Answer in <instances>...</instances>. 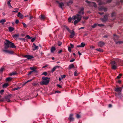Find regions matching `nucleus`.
<instances>
[{
	"instance_id": "obj_1",
	"label": "nucleus",
	"mask_w": 123,
	"mask_h": 123,
	"mask_svg": "<svg viewBox=\"0 0 123 123\" xmlns=\"http://www.w3.org/2000/svg\"><path fill=\"white\" fill-rule=\"evenodd\" d=\"M81 16L80 15L77 14L76 15L73 16L72 18L71 17H69L68 18V22H71L72 19L74 20H75L77 19V20H75L74 22V25H75L80 21L81 20Z\"/></svg>"
},
{
	"instance_id": "obj_2",
	"label": "nucleus",
	"mask_w": 123,
	"mask_h": 123,
	"mask_svg": "<svg viewBox=\"0 0 123 123\" xmlns=\"http://www.w3.org/2000/svg\"><path fill=\"white\" fill-rule=\"evenodd\" d=\"M5 49H7L9 47L12 48H15L16 47L14 45L13 43L9 41L8 40H6V42L5 43Z\"/></svg>"
},
{
	"instance_id": "obj_3",
	"label": "nucleus",
	"mask_w": 123,
	"mask_h": 123,
	"mask_svg": "<svg viewBox=\"0 0 123 123\" xmlns=\"http://www.w3.org/2000/svg\"><path fill=\"white\" fill-rule=\"evenodd\" d=\"M111 68L113 70H115L118 66L116 62V59L114 60L111 61Z\"/></svg>"
},
{
	"instance_id": "obj_4",
	"label": "nucleus",
	"mask_w": 123,
	"mask_h": 123,
	"mask_svg": "<svg viewBox=\"0 0 123 123\" xmlns=\"http://www.w3.org/2000/svg\"><path fill=\"white\" fill-rule=\"evenodd\" d=\"M85 2L89 4V5L91 6H93L95 7H96L97 6L96 4L93 2H90L87 0H86Z\"/></svg>"
},
{
	"instance_id": "obj_5",
	"label": "nucleus",
	"mask_w": 123,
	"mask_h": 123,
	"mask_svg": "<svg viewBox=\"0 0 123 123\" xmlns=\"http://www.w3.org/2000/svg\"><path fill=\"white\" fill-rule=\"evenodd\" d=\"M116 62L118 66H121L123 65V61L118 59H116Z\"/></svg>"
},
{
	"instance_id": "obj_6",
	"label": "nucleus",
	"mask_w": 123,
	"mask_h": 123,
	"mask_svg": "<svg viewBox=\"0 0 123 123\" xmlns=\"http://www.w3.org/2000/svg\"><path fill=\"white\" fill-rule=\"evenodd\" d=\"M49 82V80H48L42 81L40 83L41 85H47Z\"/></svg>"
},
{
	"instance_id": "obj_7",
	"label": "nucleus",
	"mask_w": 123,
	"mask_h": 123,
	"mask_svg": "<svg viewBox=\"0 0 123 123\" xmlns=\"http://www.w3.org/2000/svg\"><path fill=\"white\" fill-rule=\"evenodd\" d=\"M69 32L71 34L69 36L71 38H72L74 37L75 35V33L74 31H69Z\"/></svg>"
},
{
	"instance_id": "obj_8",
	"label": "nucleus",
	"mask_w": 123,
	"mask_h": 123,
	"mask_svg": "<svg viewBox=\"0 0 123 123\" xmlns=\"http://www.w3.org/2000/svg\"><path fill=\"white\" fill-rule=\"evenodd\" d=\"M108 16V14H106L104 16L103 18H100V19L103 22H105L107 20Z\"/></svg>"
},
{
	"instance_id": "obj_9",
	"label": "nucleus",
	"mask_w": 123,
	"mask_h": 123,
	"mask_svg": "<svg viewBox=\"0 0 123 123\" xmlns=\"http://www.w3.org/2000/svg\"><path fill=\"white\" fill-rule=\"evenodd\" d=\"M105 43L103 41H100L98 43V45L101 47L105 45Z\"/></svg>"
},
{
	"instance_id": "obj_10",
	"label": "nucleus",
	"mask_w": 123,
	"mask_h": 123,
	"mask_svg": "<svg viewBox=\"0 0 123 123\" xmlns=\"http://www.w3.org/2000/svg\"><path fill=\"white\" fill-rule=\"evenodd\" d=\"M56 2L59 4L58 6L61 9H62V6H64V4L62 2L59 3L58 1H57Z\"/></svg>"
},
{
	"instance_id": "obj_11",
	"label": "nucleus",
	"mask_w": 123,
	"mask_h": 123,
	"mask_svg": "<svg viewBox=\"0 0 123 123\" xmlns=\"http://www.w3.org/2000/svg\"><path fill=\"white\" fill-rule=\"evenodd\" d=\"M122 89V87H117L115 88V91L117 92H121Z\"/></svg>"
},
{
	"instance_id": "obj_12",
	"label": "nucleus",
	"mask_w": 123,
	"mask_h": 123,
	"mask_svg": "<svg viewBox=\"0 0 123 123\" xmlns=\"http://www.w3.org/2000/svg\"><path fill=\"white\" fill-rule=\"evenodd\" d=\"M73 114H71L68 118V119L71 121H73L74 120V119L73 117Z\"/></svg>"
},
{
	"instance_id": "obj_13",
	"label": "nucleus",
	"mask_w": 123,
	"mask_h": 123,
	"mask_svg": "<svg viewBox=\"0 0 123 123\" xmlns=\"http://www.w3.org/2000/svg\"><path fill=\"white\" fill-rule=\"evenodd\" d=\"M98 9L99 11H101L103 10H104V11L105 12L107 10V8L104 7H99Z\"/></svg>"
},
{
	"instance_id": "obj_14",
	"label": "nucleus",
	"mask_w": 123,
	"mask_h": 123,
	"mask_svg": "<svg viewBox=\"0 0 123 123\" xmlns=\"http://www.w3.org/2000/svg\"><path fill=\"white\" fill-rule=\"evenodd\" d=\"M3 51L10 54H13L14 52L12 51H10L7 50H3Z\"/></svg>"
},
{
	"instance_id": "obj_15",
	"label": "nucleus",
	"mask_w": 123,
	"mask_h": 123,
	"mask_svg": "<svg viewBox=\"0 0 123 123\" xmlns=\"http://www.w3.org/2000/svg\"><path fill=\"white\" fill-rule=\"evenodd\" d=\"M85 45V44L84 43H81V44L80 45H77V47H84Z\"/></svg>"
},
{
	"instance_id": "obj_16",
	"label": "nucleus",
	"mask_w": 123,
	"mask_h": 123,
	"mask_svg": "<svg viewBox=\"0 0 123 123\" xmlns=\"http://www.w3.org/2000/svg\"><path fill=\"white\" fill-rule=\"evenodd\" d=\"M98 2L99 5H101L105 3V2H103V0H98Z\"/></svg>"
},
{
	"instance_id": "obj_17",
	"label": "nucleus",
	"mask_w": 123,
	"mask_h": 123,
	"mask_svg": "<svg viewBox=\"0 0 123 123\" xmlns=\"http://www.w3.org/2000/svg\"><path fill=\"white\" fill-rule=\"evenodd\" d=\"M11 1V0H9L7 2V4L9 8H12V6H11L10 4V2Z\"/></svg>"
},
{
	"instance_id": "obj_18",
	"label": "nucleus",
	"mask_w": 123,
	"mask_h": 123,
	"mask_svg": "<svg viewBox=\"0 0 123 123\" xmlns=\"http://www.w3.org/2000/svg\"><path fill=\"white\" fill-rule=\"evenodd\" d=\"M84 8L82 7L81 8L79 12V13L80 14H83V10Z\"/></svg>"
},
{
	"instance_id": "obj_19",
	"label": "nucleus",
	"mask_w": 123,
	"mask_h": 123,
	"mask_svg": "<svg viewBox=\"0 0 123 123\" xmlns=\"http://www.w3.org/2000/svg\"><path fill=\"white\" fill-rule=\"evenodd\" d=\"M17 16L21 18H23V15L22 14H21L19 12H18Z\"/></svg>"
},
{
	"instance_id": "obj_20",
	"label": "nucleus",
	"mask_w": 123,
	"mask_h": 123,
	"mask_svg": "<svg viewBox=\"0 0 123 123\" xmlns=\"http://www.w3.org/2000/svg\"><path fill=\"white\" fill-rule=\"evenodd\" d=\"M24 57H25L28 58V59H31L33 57L32 56H31L30 55H26L24 56Z\"/></svg>"
},
{
	"instance_id": "obj_21",
	"label": "nucleus",
	"mask_w": 123,
	"mask_h": 123,
	"mask_svg": "<svg viewBox=\"0 0 123 123\" xmlns=\"http://www.w3.org/2000/svg\"><path fill=\"white\" fill-rule=\"evenodd\" d=\"M40 18L41 19L43 20L46 18V17L45 15H41L40 16Z\"/></svg>"
},
{
	"instance_id": "obj_22",
	"label": "nucleus",
	"mask_w": 123,
	"mask_h": 123,
	"mask_svg": "<svg viewBox=\"0 0 123 123\" xmlns=\"http://www.w3.org/2000/svg\"><path fill=\"white\" fill-rule=\"evenodd\" d=\"M73 3V1L72 0H69L67 3L68 6H69Z\"/></svg>"
},
{
	"instance_id": "obj_23",
	"label": "nucleus",
	"mask_w": 123,
	"mask_h": 123,
	"mask_svg": "<svg viewBox=\"0 0 123 123\" xmlns=\"http://www.w3.org/2000/svg\"><path fill=\"white\" fill-rule=\"evenodd\" d=\"M8 30L10 32H12L14 30V28L13 27H9Z\"/></svg>"
},
{
	"instance_id": "obj_24",
	"label": "nucleus",
	"mask_w": 123,
	"mask_h": 123,
	"mask_svg": "<svg viewBox=\"0 0 123 123\" xmlns=\"http://www.w3.org/2000/svg\"><path fill=\"white\" fill-rule=\"evenodd\" d=\"M30 69L31 70H32V71L34 72L36 70H35L36 69V68L34 67H30Z\"/></svg>"
},
{
	"instance_id": "obj_25",
	"label": "nucleus",
	"mask_w": 123,
	"mask_h": 123,
	"mask_svg": "<svg viewBox=\"0 0 123 123\" xmlns=\"http://www.w3.org/2000/svg\"><path fill=\"white\" fill-rule=\"evenodd\" d=\"M6 21L5 19H3L0 21V23L3 24Z\"/></svg>"
},
{
	"instance_id": "obj_26",
	"label": "nucleus",
	"mask_w": 123,
	"mask_h": 123,
	"mask_svg": "<svg viewBox=\"0 0 123 123\" xmlns=\"http://www.w3.org/2000/svg\"><path fill=\"white\" fill-rule=\"evenodd\" d=\"M114 38L115 40H116L118 38H119L118 36H117L115 34H114Z\"/></svg>"
},
{
	"instance_id": "obj_27",
	"label": "nucleus",
	"mask_w": 123,
	"mask_h": 123,
	"mask_svg": "<svg viewBox=\"0 0 123 123\" xmlns=\"http://www.w3.org/2000/svg\"><path fill=\"white\" fill-rule=\"evenodd\" d=\"M8 86V84L7 83H5L4 84L3 86V88H6Z\"/></svg>"
},
{
	"instance_id": "obj_28",
	"label": "nucleus",
	"mask_w": 123,
	"mask_h": 123,
	"mask_svg": "<svg viewBox=\"0 0 123 123\" xmlns=\"http://www.w3.org/2000/svg\"><path fill=\"white\" fill-rule=\"evenodd\" d=\"M74 67V65L73 64H71L69 66V69H71L73 68Z\"/></svg>"
},
{
	"instance_id": "obj_29",
	"label": "nucleus",
	"mask_w": 123,
	"mask_h": 123,
	"mask_svg": "<svg viewBox=\"0 0 123 123\" xmlns=\"http://www.w3.org/2000/svg\"><path fill=\"white\" fill-rule=\"evenodd\" d=\"M42 79L43 80H49V79L47 77H45L44 76L42 77Z\"/></svg>"
},
{
	"instance_id": "obj_30",
	"label": "nucleus",
	"mask_w": 123,
	"mask_h": 123,
	"mask_svg": "<svg viewBox=\"0 0 123 123\" xmlns=\"http://www.w3.org/2000/svg\"><path fill=\"white\" fill-rule=\"evenodd\" d=\"M19 36V35L18 34H16L14 35L13 36V37L14 38H17V37H18Z\"/></svg>"
},
{
	"instance_id": "obj_31",
	"label": "nucleus",
	"mask_w": 123,
	"mask_h": 123,
	"mask_svg": "<svg viewBox=\"0 0 123 123\" xmlns=\"http://www.w3.org/2000/svg\"><path fill=\"white\" fill-rule=\"evenodd\" d=\"M16 74H17V73L15 72H12V73H11L10 74V75L11 76L14 75H16Z\"/></svg>"
},
{
	"instance_id": "obj_32",
	"label": "nucleus",
	"mask_w": 123,
	"mask_h": 123,
	"mask_svg": "<svg viewBox=\"0 0 123 123\" xmlns=\"http://www.w3.org/2000/svg\"><path fill=\"white\" fill-rule=\"evenodd\" d=\"M97 25V24H94L93 25H92L91 27L93 28H94L96 27Z\"/></svg>"
},
{
	"instance_id": "obj_33",
	"label": "nucleus",
	"mask_w": 123,
	"mask_h": 123,
	"mask_svg": "<svg viewBox=\"0 0 123 123\" xmlns=\"http://www.w3.org/2000/svg\"><path fill=\"white\" fill-rule=\"evenodd\" d=\"M96 50L101 52H103V50L100 48L99 49H96Z\"/></svg>"
},
{
	"instance_id": "obj_34",
	"label": "nucleus",
	"mask_w": 123,
	"mask_h": 123,
	"mask_svg": "<svg viewBox=\"0 0 123 123\" xmlns=\"http://www.w3.org/2000/svg\"><path fill=\"white\" fill-rule=\"evenodd\" d=\"M38 49V46H37L35 47L33 49V50H35L36 49Z\"/></svg>"
},
{
	"instance_id": "obj_35",
	"label": "nucleus",
	"mask_w": 123,
	"mask_h": 123,
	"mask_svg": "<svg viewBox=\"0 0 123 123\" xmlns=\"http://www.w3.org/2000/svg\"><path fill=\"white\" fill-rule=\"evenodd\" d=\"M12 78L10 77H8L6 78V81H11L12 80Z\"/></svg>"
},
{
	"instance_id": "obj_36",
	"label": "nucleus",
	"mask_w": 123,
	"mask_h": 123,
	"mask_svg": "<svg viewBox=\"0 0 123 123\" xmlns=\"http://www.w3.org/2000/svg\"><path fill=\"white\" fill-rule=\"evenodd\" d=\"M77 70H75L74 73V75L75 76H77L78 75V73H77Z\"/></svg>"
},
{
	"instance_id": "obj_37",
	"label": "nucleus",
	"mask_w": 123,
	"mask_h": 123,
	"mask_svg": "<svg viewBox=\"0 0 123 123\" xmlns=\"http://www.w3.org/2000/svg\"><path fill=\"white\" fill-rule=\"evenodd\" d=\"M14 10H16V11H12V12H18V8H15Z\"/></svg>"
},
{
	"instance_id": "obj_38",
	"label": "nucleus",
	"mask_w": 123,
	"mask_h": 123,
	"mask_svg": "<svg viewBox=\"0 0 123 123\" xmlns=\"http://www.w3.org/2000/svg\"><path fill=\"white\" fill-rule=\"evenodd\" d=\"M12 96V95L11 94H9L7 96V98L10 99L11 98Z\"/></svg>"
},
{
	"instance_id": "obj_39",
	"label": "nucleus",
	"mask_w": 123,
	"mask_h": 123,
	"mask_svg": "<svg viewBox=\"0 0 123 123\" xmlns=\"http://www.w3.org/2000/svg\"><path fill=\"white\" fill-rule=\"evenodd\" d=\"M62 42H60V41H58L57 43V44L58 46H60L62 45Z\"/></svg>"
},
{
	"instance_id": "obj_40",
	"label": "nucleus",
	"mask_w": 123,
	"mask_h": 123,
	"mask_svg": "<svg viewBox=\"0 0 123 123\" xmlns=\"http://www.w3.org/2000/svg\"><path fill=\"white\" fill-rule=\"evenodd\" d=\"M76 117L77 118H79L81 117L78 114H77Z\"/></svg>"
},
{
	"instance_id": "obj_41",
	"label": "nucleus",
	"mask_w": 123,
	"mask_h": 123,
	"mask_svg": "<svg viewBox=\"0 0 123 123\" xmlns=\"http://www.w3.org/2000/svg\"><path fill=\"white\" fill-rule=\"evenodd\" d=\"M54 52V47L52 46L51 49V52L52 53H53Z\"/></svg>"
},
{
	"instance_id": "obj_42",
	"label": "nucleus",
	"mask_w": 123,
	"mask_h": 123,
	"mask_svg": "<svg viewBox=\"0 0 123 123\" xmlns=\"http://www.w3.org/2000/svg\"><path fill=\"white\" fill-rule=\"evenodd\" d=\"M31 81H32V80H28L27 81H26L25 83L23 85H25V84H26L27 83H28L29 82Z\"/></svg>"
},
{
	"instance_id": "obj_43",
	"label": "nucleus",
	"mask_w": 123,
	"mask_h": 123,
	"mask_svg": "<svg viewBox=\"0 0 123 123\" xmlns=\"http://www.w3.org/2000/svg\"><path fill=\"white\" fill-rule=\"evenodd\" d=\"M122 75V74H119V75L117 76V78L119 79L121 78V76Z\"/></svg>"
},
{
	"instance_id": "obj_44",
	"label": "nucleus",
	"mask_w": 123,
	"mask_h": 123,
	"mask_svg": "<svg viewBox=\"0 0 123 123\" xmlns=\"http://www.w3.org/2000/svg\"><path fill=\"white\" fill-rule=\"evenodd\" d=\"M22 24H23L24 26V27L25 28H26L27 27V26L26 24L24 23H22Z\"/></svg>"
},
{
	"instance_id": "obj_45",
	"label": "nucleus",
	"mask_w": 123,
	"mask_h": 123,
	"mask_svg": "<svg viewBox=\"0 0 123 123\" xmlns=\"http://www.w3.org/2000/svg\"><path fill=\"white\" fill-rule=\"evenodd\" d=\"M66 75H61V78L62 79L63 78H65L66 77Z\"/></svg>"
},
{
	"instance_id": "obj_46",
	"label": "nucleus",
	"mask_w": 123,
	"mask_h": 123,
	"mask_svg": "<svg viewBox=\"0 0 123 123\" xmlns=\"http://www.w3.org/2000/svg\"><path fill=\"white\" fill-rule=\"evenodd\" d=\"M47 73L46 72H43V74L46 76L47 75Z\"/></svg>"
},
{
	"instance_id": "obj_47",
	"label": "nucleus",
	"mask_w": 123,
	"mask_h": 123,
	"mask_svg": "<svg viewBox=\"0 0 123 123\" xmlns=\"http://www.w3.org/2000/svg\"><path fill=\"white\" fill-rule=\"evenodd\" d=\"M98 26L100 27L103 26L104 25L102 24H98Z\"/></svg>"
},
{
	"instance_id": "obj_48",
	"label": "nucleus",
	"mask_w": 123,
	"mask_h": 123,
	"mask_svg": "<svg viewBox=\"0 0 123 123\" xmlns=\"http://www.w3.org/2000/svg\"><path fill=\"white\" fill-rule=\"evenodd\" d=\"M115 14H116L114 12L112 13L111 14V17H113L115 16Z\"/></svg>"
},
{
	"instance_id": "obj_49",
	"label": "nucleus",
	"mask_w": 123,
	"mask_h": 123,
	"mask_svg": "<svg viewBox=\"0 0 123 123\" xmlns=\"http://www.w3.org/2000/svg\"><path fill=\"white\" fill-rule=\"evenodd\" d=\"M123 43V42L121 41H119L116 42V43L117 44L118 43L120 44V43Z\"/></svg>"
},
{
	"instance_id": "obj_50",
	"label": "nucleus",
	"mask_w": 123,
	"mask_h": 123,
	"mask_svg": "<svg viewBox=\"0 0 123 123\" xmlns=\"http://www.w3.org/2000/svg\"><path fill=\"white\" fill-rule=\"evenodd\" d=\"M37 85H38V84L37 83H33L32 84V85L33 86H36Z\"/></svg>"
},
{
	"instance_id": "obj_51",
	"label": "nucleus",
	"mask_w": 123,
	"mask_h": 123,
	"mask_svg": "<svg viewBox=\"0 0 123 123\" xmlns=\"http://www.w3.org/2000/svg\"><path fill=\"white\" fill-rule=\"evenodd\" d=\"M19 87L16 88H14L13 89V90H14V91H15V90H17L19 89Z\"/></svg>"
},
{
	"instance_id": "obj_52",
	"label": "nucleus",
	"mask_w": 123,
	"mask_h": 123,
	"mask_svg": "<svg viewBox=\"0 0 123 123\" xmlns=\"http://www.w3.org/2000/svg\"><path fill=\"white\" fill-rule=\"evenodd\" d=\"M4 68H2L0 69V72H2L4 70Z\"/></svg>"
},
{
	"instance_id": "obj_53",
	"label": "nucleus",
	"mask_w": 123,
	"mask_h": 123,
	"mask_svg": "<svg viewBox=\"0 0 123 123\" xmlns=\"http://www.w3.org/2000/svg\"><path fill=\"white\" fill-rule=\"evenodd\" d=\"M6 100L8 102H10L11 101L10 99L7 98H6Z\"/></svg>"
},
{
	"instance_id": "obj_54",
	"label": "nucleus",
	"mask_w": 123,
	"mask_h": 123,
	"mask_svg": "<svg viewBox=\"0 0 123 123\" xmlns=\"http://www.w3.org/2000/svg\"><path fill=\"white\" fill-rule=\"evenodd\" d=\"M35 39V38H33L31 39V41L32 42H34Z\"/></svg>"
},
{
	"instance_id": "obj_55",
	"label": "nucleus",
	"mask_w": 123,
	"mask_h": 123,
	"mask_svg": "<svg viewBox=\"0 0 123 123\" xmlns=\"http://www.w3.org/2000/svg\"><path fill=\"white\" fill-rule=\"evenodd\" d=\"M4 91V90H2L0 91V93L2 94L3 93Z\"/></svg>"
},
{
	"instance_id": "obj_56",
	"label": "nucleus",
	"mask_w": 123,
	"mask_h": 123,
	"mask_svg": "<svg viewBox=\"0 0 123 123\" xmlns=\"http://www.w3.org/2000/svg\"><path fill=\"white\" fill-rule=\"evenodd\" d=\"M57 86H58V87L60 88H62V86L60 85L59 84H57Z\"/></svg>"
},
{
	"instance_id": "obj_57",
	"label": "nucleus",
	"mask_w": 123,
	"mask_h": 123,
	"mask_svg": "<svg viewBox=\"0 0 123 123\" xmlns=\"http://www.w3.org/2000/svg\"><path fill=\"white\" fill-rule=\"evenodd\" d=\"M65 28L66 29H67V30H68V31H69H69H70V30L69 29V28H68V27L66 26L65 27Z\"/></svg>"
},
{
	"instance_id": "obj_58",
	"label": "nucleus",
	"mask_w": 123,
	"mask_h": 123,
	"mask_svg": "<svg viewBox=\"0 0 123 123\" xmlns=\"http://www.w3.org/2000/svg\"><path fill=\"white\" fill-rule=\"evenodd\" d=\"M26 37L28 38V39H30L31 38L30 37V36L29 35H27L26 36Z\"/></svg>"
},
{
	"instance_id": "obj_59",
	"label": "nucleus",
	"mask_w": 123,
	"mask_h": 123,
	"mask_svg": "<svg viewBox=\"0 0 123 123\" xmlns=\"http://www.w3.org/2000/svg\"><path fill=\"white\" fill-rule=\"evenodd\" d=\"M70 47H71V48H73L74 47V45L72 44L71 43L70 44Z\"/></svg>"
},
{
	"instance_id": "obj_60",
	"label": "nucleus",
	"mask_w": 123,
	"mask_h": 123,
	"mask_svg": "<svg viewBox=\"0 0 123 123\" xmlns=\"http://www.w3.org/2000/svg\"><path fill=\"white\" fill-rule=\"evenodd\" d=\"M59 66H57L55 67H54V70L56 69L57 68H59Z\"/></svg>"
},
{
	"instance_id": "obj_61",
	"label": "nucleus",
	"mask_w": 123,
	"mask_h": 123,
	"mask_svg": "<svg viewBox=\"0 0 123 123\" xmlns=\"http://www.w3.org/2000/svg\"><path fill=\"white\" fill-rule=\"evenodd\" d=\"M71 47H68V49L69 51L70 52L71 51Z\"/></svg>"
},
{
	"instance_id": "obj_62",
	"label": "nucleus",
	"mask_w": 123,
	"mask_h": 123,
	"mask_svg": "<svg viewBox=\"0 0 123 123\" xmlns=\"http://www.w3.org/2000/svg\"><path fill=\"white\" fill-rule=\"evenodd\" d=\"M62 52V50H61L58 52V53L59 54L61 53Z\"/></svg>"
},
{
	"instance_id": "obj_63",
	"label": "nucleus",
	"mask_w": 123,
	"mask_h": 123,
	"mask_svg": "<svg viewBox=\"0 0 123 123\" xmlns=\"http://www.w3.org/2000/svg\"><path fill=\"white\" fill-rule=\"evenodd\" d=\"M19 20H18V19H17L16 20V21H15V23L17 24H18V22H19Z\"/></svg>"
},
{
	"instance_id": "obj_64",
	"label": "nucleus",
	"mask_w": 123,
	"mask_h": 123,
	"mask_svg": "<svg viewBox=\"0 0 123 123\" xmlns=\"http://www.w3.org/2000/svg\"><path fill=\"white\" fill-rule=\"evenodd\" d=\"M112 0H107V2H108V3H110V2Z\"/></svg>"
}]
</instances>
